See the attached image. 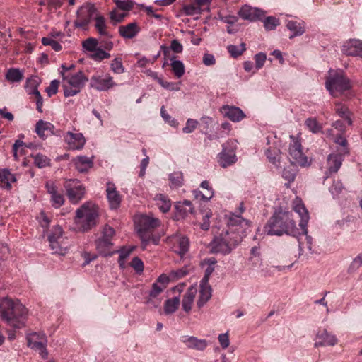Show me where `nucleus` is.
Instances as JSON below:
<instances>
[{"label": "nucleus", "mask_w": 362, "mask_h": 362, "mask_svg": "<svg viewBox=\"0 0 362 362\" xmlns=\"http://www.w3.org/2000/svg\"><path fill=\"white\" fill-rule=\"evenodd\" d=\"M254 59L255 62L256 69H260L264 64L267 59V55L264 52H259L255 55Z\"/></svg>", "instance_id": "obj_61"}, {"label": "nucleus", "mask_w": 362, "mask_h": 362, "mask_svg": "<svg viewBox=\"0 0 362 362\" xmlns=\"http://www.w3.org/2000/svg\"><path fill=\"white\" fill-rule=\"evenodd\" d=\"M114 2L118 8L124 11L132 10L134 4L131 0H114Z\"/></svg>", "instance_id": "obj_53"}, {"label": "nucleus", "mask_w": 362, "mask_h": 362, "mask_svg": "<svg viewBox=\"0 0 362 362\" xmlns=\"http://www.w3.org/2000/svg\"><path fill=\"white\" fill-rule=\"evenodd\" d=\"M305 124L310 132L315 134L320 132L322 129L316 119L314 118H308L305 122Z\"/></svg>", "instance_id": "obj_52"}, {"label": "nucleus", "mask_w": 362, "mask_h": 362, "mask_svg": "<svg viewBox=\"0 0 362 362\" xmlns=\"http://www.w3.org/2000/svg\"><path fill=\"white\" fill-rule=\"evenodd\" d=\"M180 305L179 297H174L170 299H168L164 305V312L166 315L172 314L175 313Z\"/></svg>", "instance_id": "obj_43"}, {"label": "nucleus", "mask_w": 362, "mask_h": 362, "mask_svg": "<svg viewBox=\"0 0 362 362\" xmlns=\"http://www.w3.org/2000/svg\"><path fill=\"white\" fill-rule=\"evenodd\" d=\"M181 341L189 349L203 351L207 346V341L205 339H199L198 338L192 336H183Z\"/></svg>", "instance_id": "obj_26"}, {"label": "nucleus", "mask_w": 362, "mask_h": 362, "mask_svg": "<svg viewBox=\"0 0 362 362\" xmlns=\"http://www.w3.org/2000/svg\"><path fill=\"white\" fill-rule=\"evenodd\" d=\"M264 232L269 235L287 234L296 236L298 233L291 212L283 211L274 213L264 226Z\"/></svg>", "instance_id": "obj_3"}, {"label": "nucleus", "mask_w": 362, "mask_h": 362, "mask_svg": "<svg viewBox=\"0 0 362 362\" xmlns=\"http://www.w3.org/2000/svg\"><path fill=\"white\" fill-rule=\"evenodd\" d=\"M90 85L92 88L99 91H107L116 86V83L113 81L112 77L107 74L104 77L93 76L90 78Z\"/></svg>", "instance_id": "obj_15"}, {"label": "nucleus", "mask_w": 362, "mask_h": 362, "mask_svg": "<svg viewBox=\"0 0 362 362\" xmlns=\"http://www.w3.org/2000/svg\"><path fill=\"white\" fill-rule=\"evenodd\" d=\"M34 163L39 168H42L50 165V159L42 153H37L33 156Z\"/></svg>", "instance_id": "obj_49"}, {"label": "nucleus", "mask_w": 362, "mask_h": 362, "mask_svg": "<svg viewBox=\"0 0 362 362\" xmlns=\"http://www.w3.org/2000/svg\"><path fill=\"white\" fill-rule=\"evenodd\" d=\"M75 168L80 173H86L93 165L92 158L86 156H79L73 160Z\"/></svg>", "instance_id": "obj_28"}, {"label": "nucleus", "mask_w": 362, "mask_h": 362, "mask_svg": "<svg viewBox=\"0 0 362 362\" xmlns=\"http://www.w3.org/2000/svg\"><path fill=\"white\" fill-rule=\"evenodd\" d=\"M160 226V221L151 215L141 214L136 218L135 227L144 247L151 243L158 244L159 238L153 235V232Z\"/></svg>", "instance_id": "obj_4"}, {"label": "nucleus", "mask_w": 362, "mask_h": 362, "mask_svg": "<svg viewBox=\"0 0 362 362\" xmlns=\"http://www.w3.org/2000/svg\"><path fill=\"white\" fill-rule=\"evenodd\" d=\"M164 291L163 286H159L158 282H154L152 288L149 292L148 297L146 300V303L153 308H157L160 303V300L158 299V296Z\"/></svg>", "instance_id": "obj_23"}, {"label": "nucleus", "mask_w": 362, "mask_h": 362, "mask_svg": "<svg viewBox=\"0 0 362 362\" xmlns=\"http://www.w3.org/2000/svg\"><path fill=\"white\" fill-rule=\"evenodd\" d=\"M28 346L33 349L40 351V354L42 358H46L48 352L46 350L47 339L43 333H33L28 336Z\"/></svg>", "instance_id": "obj_12"}, {"label": "nucleus", "mask_w": 362, "mask_h": 362, "mask_svg": "<svg viewBox=\"0 0 362 362\" xmlns=\"http://www.w3.org/2000/svg\"><path fill=\"white\" fill-rule=\"evenodd\" d=\"M153 199L156 202V204L158 208L163 213H166L170 210L171 207V202L168 196L163 194H157L155 195Z\"/></svg>", "instance_id": "obj_34"}, {"label": "nucleus", "mask_w": 362, "mask_h": 362, "mask_svg": "<svg viewBox=\"0 0 362 362\" xmlns=\"http://www.w3.org/2000/svg\"><path fill=\"white\" fill-rule=\"evenodd\" d=\"M265 13L264 11L247 4L243 6L238 11V15L240 18L250 22L261 21L265 16Z\"/></svg>", "instance_id": "obj_13"}, {"label": "nucleus", "mask_w": 362, "mask_h": 362, "mask_svg": "<svg viewBox=\"0 0 362 362\" xmlns=\"http://www.w3.org/2000/svg\"><path fill=\"white\" fill-rule=\"evenodd\" d=\"M287 28L293 33L289 36L290 39H292L296 36L302 35L305 31V23L303 21H297L288 20L286 22Z\"/></svg>", "instance_id": "obj_29"}, {"label": "nucleus", "mask_w": 362, "mask_h": 362, "mask_svg": "<svg viewBox=\"0 0 362 362\" xmlns=\"http://www.w3.org/2000/svg\"><path fill=\"white\" fill-rule=\"evenodd\" d=\"M198 124V122L193 119H188L185 127L182 129L184 133H191L194 132Z\"/></svg>", "instance_id": "obj_62"}, {"label": "nucleus", "mask_w": 362, "mask_h": 362, "mask_svg": "<svg viewBox=\"0 0 362 362\" xmlns=\"http://www.w3.org/2000/svg\"><path fill=\"white\" fill-rule=\"evenodd\" d=\"M325 86L333 97H338L352 88L351 81L341 69H330L326 77Z\"/></svg>", "instance_id": "obj_6"}, {"label": "nucleus", "mask_w": 362, "mask_h": 362, "mask_svg": "<svg viewBox=\"0 0 362 362\" xmlns=\"http://www.w3.org/2000/svg\"><path fill=\"white\" fill-rule=\"evenodd\" d=\"M110 67L112 71L115 74H122L124 72V67L122 65V59L120 58H115L110 64Z\"/></svg>", "instance_id": "obj_57"}, {"label": "nucleus", "mask_w": 362, "mask_h": 362, "mask_svg": "<svg viewBox=\"0 0 362 362\" xmlns=\"http://www.w3.org/2000/svg\"><path fill=\"white\" fill-rule=\"evenodd\" d=\"M45 187L47 192L51 195L52 204L55 208L60 207L64 202V196L59 192L57 187L52 181L47 182Z\"/></svg>", "instance_id": "obj_22"}, {"label": "nucleus", "mask_w": 362, "mask_h": 362, "mask_svg": "<svg viewBox=\"0 0 362 362\" xmlns=\"http://www.w3.org/2000/svg\"><path fill=\"white\" fill-rule=\"evenodd\" d=\"M54 127L52 123L42 119L39 120L35 125L36 134L40 138L43 139L48 137L49 135L54 134Z\"/></svg>", "instance_id": "obj_25"}, {"label": "nucleus", "mask_w": 362, "mask_h": 362, "mask_svg": "<svg viewBox=\"0 0 362 362\" xmlns=\"http://www.w3.org/2000/svg\"><path fill=\"white\" fill-rule=\"evenodd\" d=\"M280 150L277 148L269 147L265 151L268 160L274 165H278L280 161Z\"/></svg>", "instance_id": "obj_40"}, {"label": "nucleus", "mask_w": 362, "mask_h": 362, "mask_svg": "<svg viewBox=\"0 0 362 362\" xmlns=\"http://www.w3.org/2000/svg\"><path fill=\"white\" fill-rule=\"evenodd\" d=\"M341 52L348 56L362 58V41L358 39H350L346 41L341 47Z\"/></svg>", "instance_id": "obj_17"}, {"label": "nucleus", "mask_w": 362, "mask_h": 362, "mask_svg": "<svg viewBox=\"0 0 362 362\" xmlns=\"http://www.w3.org/2000/svg\"><path fill=\"white\" fill-rule=\"evenodd\" d=\"M200 187L203 189H207V194H202V199L205 201L210 200L214 196V191L209 185V182L207 180L202 181Z\"/></svg>", "instance_id": "obj_58"}, {"label": "nucleus", "mask_w": 362, "mask_h": 362, "mask_svg": "<svg viewBox=\"0 0 362 362\" xmlns=\"http://www.w3.org/2000/svg\"><path fill=\"white\" fill-rule=\"evenodd\" d=\"M291 143L289 146V155L293 160V163L300 166H306L308 165V158L302 151V146L300 142L293 136H290Z\"/></svg>", "instance_id": "obj_11"}, {"label": "nucleus", "mask_w": 362, "mask_h": 362, "mask_svg": "<svg viewBox=\"0 0 362 362\" xmlns=\"http://www.w3.org/2000/svg\"><path fill=\"white\" fill-rule=\"evenodd\" d=\"M312 254L311 250H299L298 254H294L293 257L290 258V261H293V263L294 264L298 259L307 260L309 259L310 255Z\"/></svg>", "instance_id": "obj_56"}, {"label": "nucleus", "mask_w": 362, "mask_h": 362, "mask_svg": "<svg viewBox=\"0 0 362 362\" xmlns=\"http://www.w3.org/2000/svg\"><path fill=\"white\" fill-rule=\"evenodd\" d=\"M98 206L91 202H85L76 211V229L80 232H87L98 224Z\"/></svg>", "instance_id": "obj_5"}, {"label": "nucleus", "mask_w": 362, "mask_h": 362, "mask_svg": "<svg viewBox=\"0 0 362 362\" xmlns=\"http://www.w3.org/2000/svg\"><path fill=\"white\" fill-rule=\"evenodd\" d=\"M182 9L187 16L197 15L202 12L201 9L195 5L194 1L189 4L184 5Z\"/></svg>", "instance_id": "obj_51"}, {"label": "nucleus", "mask_w": 362, "mask_h": 362, "mask_svg": "<svg viewBox=\"0 0 362 362\" xmlns=\"http://www.w3.org/2000/svg\"><path fill=\"white\" fill-rule=\"evenodd\" d=\"M64 140L69 148L72 150H81L86 144V139L81 133L66 132Z\"/></svg>", "instance_id": "obj_18"}, {"label": "nucleus", "mask_w": 362, "mask_h": 362, "mask_svg": "<svg viewBox=\"0 0 362 362\" xmlns=\"http://www.w3.org/2000/svg\"><path fill=\"white\" fill-rule=\"evenodd\" d=\"M227 50L233 58H237L246 50V45L242 42L239 46L230 45L227 47Z\"/></svg>", "instance_id": "obj_45"}, {"label": "nucleus", "mask_w": 362, "mask_h": 362, "mask_svg": "<svg viewBox=\"0 0 362 362\" xmlns=\"http://www.w3.org/2000/svg\"><path fill=\"white\" fill-rule=\"evenodd\" d=\"M140 31L141 28L136 22H131L118 28L119 35L125 40H132L136 37Z\"/></svg>", "instance_id": "obj_19"}, {"label": "nucleus", "mask_w": 362, "mask_h": 362, "mask_svg": "<svg viewBox=\"0 0 362 362\" xmlns=\"http://www.w3.org/2000/svg\"><path fill=\"white\" fill-rule=\"evenodd\" d=\"M346 155L337 153H332L327 157V170L330 173H337L341 166Z\"/></svg>", "instance_id": "obj_27"}, {"label": "nucleus", "mask_w": 362, "mask_h": 362, "mask_svg": "<svg viewBox=\"0 0 362 362\" xmlns=\"http://www.w3.org/2000/svg\"><path fill=\"white\" fill-rule=\"evenodd\" d=\"M237 148V141L228 140L222 145V151L218 155V163L225 168L237 161L235 151Z\"/></svg>", "instance_id": "obj_8"}, {"label": "nucleus", "mask_w": 362, "mask_h": 362, "mask_svg": "<svg viewBox=\"0 0 362 362\" xmlns=\"http://www.w3.org/2000/svg\"><path fill=\"white\" fill-rule=\"evenodd\" d=\"M42 43L45 46H51L52 48L56 52H59L62 49V46L52 37H42Z\"/></svg>", "instance_id": "obj_54"}, {"label": "nucleus", "mask_w": 362, "mask_h": 362, "mask_svg": "<svg viewBox=\"0 0 362 362\" xmlns=\"http://www.w3.org/2000/svg\"><path fill=\"white\" fill-rule=\"evenodd\" d=\"M188 272L186 268H182L177 270H173L170 273L171 280H177L184 277L187 274Z\"/></svg>", "instance_id": "obj_63"}, {"label": "nucleus", "mask_w": 362, "mask_h": 362, "mask_svg": "<svg viewBox=\"0 0 362 362\" xmlns=\"http://www.w3.org/2000/svg\"><path fill=\"white\" fill-rule=\"evenodd\" d=\"M293 210L298 214L300 218L299 226L302 229L303 233L305 235V238L309 242L310 238L307 235V225L309 221V214L302 201L296 198L293 202Z\"/></svg>", "instance_id": "obj_14"}, {"label": "nucleus", "mask_w": 362, "mask_h": 362, "mask_svg": "<svg viewBox=\"0 0 362 362\" xmlns=\"http://www.w3.org/2000/svg\"><path fill=\"white\" fill-rule=\"evenodd\" d=\"M175 207L177 212L182 218L187 216L189 214H192L194 210L192 202L189 200L178 202L175 204Z\"/></svg>", "instance_id": "obj_37"}, {"label": "nucleus", "mask_w": 362, "mask_h": 362, "mask_svg": "<svg viewBox=\"0 0 362 362\" xmlns=\"http://www.w3.org/2000/svg\"><path fill=\"white\" fill-rule=\"evenodd\" d=\"M170 187L174 188L180 187L182 185L183 175L181 172H174L169 175Z\"/></svg>", "instance_id": "obj_46"}, {"label": "nucleus", "mask_w": 362, "mask_h": 362, "mask_svg": "<svg viewBox=\"0 0 362 362\" xmlns=\"http://www.w3.org/2000/svg\"><path fill=\"white\" fill-rule=\"evenodd\" d=\"M95 28L100 35L107 39L112 37V35L109 32L106 24L105 18L101 15H97L95 18Z\"/></svg>", "instance_id": "obj_31"}, {"label": "nucleus", "mask_w": 362, "mask_h": 362, "mask_svg": "<svg viewBox=\"0 0 362 362\" xmlns=\"http://www.w3.org/2000/svg\"><path fill=\"white\" fill-rule=\"evenodd\" d=\"M220 111L225 117L228 118L233 122H240L245 117L240 108L235 106L223 105Z\"/></svg>", "instance_id": "obj_20"}, {"label": "nucleus", "mask_w": 362, "mask_h": 362, "mask_svg": "<svg viewBox=\"0 0 362 362\" xmlns=\"http://www.w3.org/2000/svg\"><path fill=\"white\" fill-rule=\"evenodd\" d=\"M87 81L88 78L82 71H78L71 76H64L63 88L64 96H74L78 93Z\"/></svg>", "instance_id": "obj_7"}, {"label": "nucleus", "mask_w": 362, "mask_h": 362, "mask_svg": "<svg viewBox=\"0 0 362 362\" xmlns=\"http://www.w3.org/2000/svg\"><path fill=\"white\" fill-rule=\"evenodd\" d=\"M250 227V222L239 215L231 214L227 218V229L214 237L211 243L212 249L226 247V249L235 247L246 235Z\"/></svg>", "instance_id": "obj_1"}, {"label": "nucleus", "mask_w": 362, "mask_h": 362, "mask_svg": "<svg viewBox=\"0 0 362 362\" xmlns=\"http://www.w3.org/2000/svg\"><path fill=\"white\" fill-rule=\"evenodd\" d=\"M115 235V231L113 228L108 225H105L101 232V236L96 240V246L98 249H103L109 247L113 245V239Z\"/></svg>", "instance_id": "obj_16"}, {"label": "nucleus", "mask_w": 362, "mask_h": 362, "mask_svg": "<svg viewBox=\"0 0 362 362\" xmlns=\"http://www.w3.org/2000/svg\"><path fill=\"white\" fill-rule=\"evenodd\" d=\"M197 290L195 286H190L183 296L182 305L183 310L189 313L192 309V305L197 294Z\"/></svg>", "instance_id": "obj_32"}, {"label": "nucleus", "mask_w": 362, "mask_h": 362, "mask_svg": "<svg viewBox=\"0 0 362 362\" xmlns=\"http://www.w3.org/2000/svg\"><path fill=\"white\" fill-rule=\"evenodd\" d=\"M41 80L36 76H31L27 79L25 90L30 95H34L35 96L40 95L37 88L40 84Z\"/></svg>", "instance_id": "obj_35"}, {"label": "nucleus", "mask_w": 362, "mask_h": 362, "mask_svg": "<svg viewBox=\"0 0 362 362\" xmlns=\"http://www.w3.org/2000/svg\"><path fill=\"white\" fill-rule=\"evenodd\" d=\"M81 256L83 257L85 260L82 266L85 267L86 265L88 264L91 261L95 259L98 257V255L95 253H92L90 252H88L86 250H83L81 252Z\"/></svg>", "instance_id": "obj_64"}, {"label": "nucleus", "mask_w": 362, "mask_h": 362, "mask_svg": "<svg viewBox=\"0 0 362 362\" xmlns=\"http://www.w3.org/2000/svg\"><path fill=\"white\" fill-rule=\"evenodd\" d=\"M62 237V227L57 226H55L51 233L48 235V240L50 243L51 249H54L56 245L54 243H59V240Z\"/></svg>", "instance_id": "obj_42"}, {"label": "nucleus", "mask_w": 362, "mask_h": 362, "mask_svg": "<svg viewBox=\"0 0 362 362\" xmlns=\"http://www.w3.org/2000/svg\"><path fill=\"white\" fill-rule=\"evenodd\" d=\"M28 310L18 300L8 297L0 298V317L8 325L20 329L25 326Z\"/></svg>", "instance_id": "obj_2"}, {"label": "nucleus", "mask_w": 362, "mask_h": 362, "mask_svg": "<svg viewBox=\"0 0 362 362\" xmlns=\"http://www.w3.org/2000/svg\"><path fill=\"white\" fill-rule=\"evenodd\" d=\"M16 178L8 169L0 170V182L2 187L8 189H11V183L15 182Z\"/></svg>", "instance_id": "obj_36"}, {"label": "nucleus", "mask_w": 362, "mask_h": 362, "mask_svg": "<svg viewBox=\"0 0 362 362\" xmlns=\"http://www.w3.org/2000/svg\"><path fill=\"white\" fill-rule=\"evenodd\" d=\"M316 337L320 339L315 343V346H334L337 344V339L335 335L327 332V329L319 330Z\"/></svg>", "instance_id": "obj_21"}, {"label": "nucleus", "mask_w": 362, "mask_h": 362, "mask_svg": "<svg viewBox=\"0 0 362 362\" xmlns=\"http://www.w3.org/2000/svg\"><path fill=\"white\" fill-rule=\"evenodd\" d=\"M93 52L94 53L91 55V57L94 60L101 61L104 59H108L110 57V54L106 52L102 49H96Z\"/></svg>", "instance_id": "obj_59"}, {"label": "nucleus", "mask_w": 362, "mask_h": 362, "mask_svg": "<svg viewBox=\"0 0 362 362\" xmlns=\"http://www.w3.org/2000/svg\"><path fill=\"white\" fill-rule=\"evenodd\" d=\"M170 241L174 247H177L179 249H188L189 247V238L184 235H175L171 238Z\"/></svg>", "instance_id": "obj_38"}, {"label": "nucleus", "mask_w": 362, "mask_h": 362, "mask_svg": "<svg viewBox=\"0 0 362 362\" xmlns=\"http://www.w3.org/2000/svg\"><path fill=\"white\" fill-rule=\"evenodd\" d=\"M211 287L209 284V282L204 284L203 281H200L199 297L197 302V305L199 308L204 306V305L211 298Z\"/></svg>", "instance_id": "obj_30"}, {"label": "nucleus", "mask_w": 362, "mask_h": 362, "mask_svg": "<svg viewBox=\"0 0 362 362\" xmlns=\"http://www.w3.org/2000/svg\"><path fill=\"white\" fill-rule=\"evenodd\" d=\"M344 186L341 180H334L332 185L329 187V191L333 198H337L342 192Z\"/></svg>", "instance_id": "obj_50"}, {"label": "nucleus", "mask_w": 362, "mask_h": 362, "mask_svg": "<svg viewBox=\"0 0 362 362\" xmlns=\"http://www.w3.org/2000/svg\"><path fill=\"white\" fill-rule=\"evenodd\" d=\"M98 41L95 38L90 37L83 42V47L88 52H93L96 49Z\"/></svg>", "instance_id": "obj_55"}, {"label": "nucleus", "mask_w": 362, "mask_h": 362, "mask_svg": "<svg viewBox=\"0 0 362 362\" xmlns=\"http://www.w3.org/2000/svg\"><path fill=\"white\" fill-rule=\"evenodd\" d=\"M172 70L175 76L180 78L185 74V66L184 64L180 60H173L171 62Z\"/></svg>", "instance_id": "obj_48"}, {"label": "nucleus", "mask_w": 362, "mask_h": 362, "mask_svg": "<svg viewBox=\"0 0 362 362\" xmlns=\"http://www.w3.org/2000/svg\"><path fill=\"white\" fill-rule=\"evenodd\" d=\"M67 196L70 202L77 204L84 196L85 188L77 180H70L65 182Z\"/></svg>", "instance_id": "obj_10"}, {"label": "nucleus", "mask_w": 362, "mask_h": 362, "mask_svg": "<svg viewBox=\"0 0 362 362\" xmlns=\"http://www.w3.org/2000/svg\"><path fill=\"white\" fill-rule=\"evenodd\" d=\"M334 142L341 147L340 148L337 149L338 153L346 156L349 154L350 151L348 146L349 144L345 137H344L341 134H338L334 139Z\"/></svg>", "instance_id": "obj_44"}, {"label": "nucleus", "mask_w": 362, "mask_h": 362, "mask_svg": "<svg viewBox=\"0 0 362 362\" xmlns=\"http://www.w3.org/2000/svg\"><path fill=\"white\" fill-rule=\"evenodd\" d=\"M216 262L217 261L214 257L205 258L202 261L201 265L202 267L204 265L207 266V267L205 269L204 275L201 280L202 281L204 282V284L209 282L210 276L214 271V265L216 264Z\"/></svg>", "instance_id": "obj_33"}, {"label": "nucleus", "mask_w": 362, "mask_h": 362, "mask_svg": "<svg viewBox=\"0 0 362 362\" xmlns=\"http://www.w3.org/2000/svg\"><path fill=\"white\" fill-rule=\"evenodd\" d=\"M131 266L134 268L136 273L141 274L144 271V263L139 257H134L131 262Z\"/></svg>", "instance_id": "obj_60"}, {"label": "nucleus", "mask_w": 362, "mask_h": 362, "mask_svg": "<svg viewBox=\"0 0 362 362\" xmlns=\"http://www.w3.org/2000/svg\"><path fill=\"white\" fill-rule=\"evenodd\" d=\"M107 197L112 209H117L121 203V197L119 193L116 190L115 185L108 182L107 185Z\"/></svg>", "instance_id": "obj_24"}, {"label": "nucleus", "mask_w": 362, "mask_h": 362, "mask_svg": "<svg viewBox=\"0 0 362 362\" xmlns=\"http://www.w3.org/2000/svg\"><path fill=\"white\" fill-rule=\"evenodd\" d=\"M335 111L340 117L344 119L347 125L352 124L351 113L347 107L341 104H337Z\"/></svg>", "instance_id": "obj_39"}, {"label": "nucleus", "mask_w": 362, "mask_h": 362, "mask_svg": "<svg viewBox=\"0 0 362 362\" xmlns=\"http://www.w3.org/2000/svg\"><path fill=\"white\" fill-rule=\"evenodd\" d=\"M261 21H263L264 27L267 30H275L276 27L280 24L279 19L274 16H268L266 17L264 20L262 18Z\"/></svg>", "instance_id": "obj_47"}, {"label": "nucleus", "mask_w": 362, "mask_h": 362, "mask_svg": "<svg viewBox=\"0 0 362 362\" xmlns=\"http://www.w3.org/2000/svg\"><path fill=\"white\" fill-rule=\"evenodd\" d=\"M97 9L92 4H86L77 11V18L74 25L77 28H85L90 23L91 19L96 13Z\"/></svg>", "instance_id": "obj_9"}, {"label": "nucleus", "mask_w": 362, "mask_h": 362, "mask_svg": "<svg viewBox=\"0 0 362 362\" xmlns=\"http://www.w3.org/2000/svg\"><path fill=\"white\" fill-rule=\"evenodd\" d=\"M5 77L11 83H18L22 81L23 74L18 69L11 68L8 69Z\"/></svg>", "instance_id": "obj_41"}]
</instances>
